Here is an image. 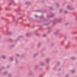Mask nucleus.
<instances>
[{"label":"nucleus","mask_w":77,"mask_h":77,"mask_svg":"<svg viewBox=\"0 0 77 77\" xmlns=\"http://www.w3.org/2000/svg\"><path fill=\"white\" fill-rule=\"evenodd\" d=\"M42 68H41V69H40V70H42Z\"/></svg>","instance_id":"c03bdc74"},{"label":"nucleus","mask_w":77,"mask_h":77,"mask_svg":"<svg viewBox=\"0 0 77 77\" xmlns=\"http://www.w3.org/2000/svg\"><path fill=\"white\" fill-rule=\"evenodd\" d=\"M26 5H29V4H30V2H26Z\"/></svg>","instance_id":"a211bd4d"},{"label":"nucleus","mask_w":77,"mask_h":77,"mask_svg":"<svg viewBox=\"0 0 77 77\" xmlns=\"http://www.w3.org/2000/svg\"><path fill=\"white\" fill-rule=\"evenodd\" d=\"M67 8L68 9H69L70 10H72V8H71V7H70L69 6H68L67 7Z\"/></svg>","instance_id":"1a4fd4ad"},{"label":"nucleus","mask_w":77,"mask_h":77,"mask_svg":"<svg viewBox=\"0 0 77 77\" xmlns=\"http://www.w3.org/2000/svg\"><path fill=\"white\" fill-rule=\"evenodd\" d=\"M43 37H45V36H46V35H43Z\"/></svg>","instance_id":"c85d7f7f"},{"label":"nucleus","mask_w":77,"mask_h":77,"mask_svg":"<svg viewBox=\"0 0 77 77\" xmlns=\"http://www.w3.org/2000/svg\"><path fill=\"white\" fill-rule=\"evenodd\" d=\"M7 73H8V72H6L5 73V74H7Z\"/></svg>","instance_id":"72a5a7b5"},{"label":"nucleus","mask_w":77,"mask_h":77,"mask_svg":"<svg viewBox=\"0 0 77 77\" xmlns=\"http://www.w3.org/2000/svg\"><path fill=\"white\" fill-rule=\"evenodd\" d=\"M22 57H23V56H22Z\"/></svg>","instance_id":"8fccbe9b"},{"label":"nucleus","mask_w":77,"mask_h":77,"mask_svg":"<svg viewBox=\"0 0 77 77\" xmlns=\"http://www.w3.org/2000/svg\"><path fill=\"white\" fill-rule=\"evenodd\" d=\"M31 74H32V73H30L29 74V75H31Z\"/></svg>","instance_id":"a18cd8bd"},{"label":"nucleus","mask_w":77,"mask_h":77,"mask_svg":"<svg viewBox=\"0 0 77 77\" xmlns=\"http://www.w3.org/2000/svg\"><path fill=\"white\" fill-rule=\"evenodd\" d=\"M29 20V21H32V20H33V19H32V18H30Z\"/></svg>","instance_id":"412c9836"},{"label":"nucleus","mask_w":77,"mask_h":77,"mask_svg":"<svg viewBox=\"0 0 77 77\" xmlns=\"http://www.w3.org/2000/svg\"><path fill=\"white\" fill-rule=\"evenodd\" d=\"M43 12H44V11H43Z\"/></svg>","instance_id":"603ef678"},{"label":"nucleus","mask_w":77,"mask_h":77,"mask_svg":"<svg viewBox=\"0 0 77 77\" xmlns=\"http://www.w3.org/2000/svg\"><path fill=\"white\" fill-rule=\"evenodd\" d=\"M10 67V66H7L8 68H9Z\"/></svg>","instance_id":"58836bf2"},{"label":"nucleus","mask_w":77,"mask_h":77,"mask_svg":"<svg viewBox=\"0 0 77 77\" xmlns=\"http://www.w3.org/2000/svg\"><path fill=\"white\" fill-rule=\"evenodd\" d=\"M11 75H8V76H9V77H11Z\"/></svg>","instance_id":"ea45409f"},{"label":"nucleus","mask_w":77,"mask_h":77,"mask_svg":"<svg viewBox=\"0 0 77 77\" xmlns=\"http://www.w3.org/2000/svg\"><path fill=\"white\" fill-rule=\"evenodd\" d=\"M71 72H72V73H74L75 72V70H72L71 71Z\"/></svg>","instance_id":"dca6fc26"},{"label":"nucleus","mask_w":77,"mask_h":77,"mask_svg":"<svg viewBox=\"0 0 77 77\" xmlns=\"http://www.w3.org/2000/svg\"><path fill=\"white\" fill-rule=\"evenodd\" d=\"M66 39V37H65L64 39V41H65Z\"/></svg>","instance_id":"79ce46f5"},{"label":"nucleus","mask_w":77,"mask_h":77,"mask_svg":"<svg viewBox=\"0 0 77 77\" xmlns=\"http://www.w3.org/2000/svg\"><path fill=\"white\" fill-rule=\"evenodd\" d=\"M68 75H67L65 76V77H68Z\"/></svg>","instance_id":"e433bc0d"},{"label":"nucleus","mask_w":77,"mask_h":77,"mask_svg":"<svg viewBox=\"0 0 77 77\" xmlns=\"http://www.w3.org/2000/svg\"><path fill=\"white\" fill-rule=\"evenodd\" d=\"M40 64L41 65H42V66H44V63H42V62L40 63Z\"/></svg>","instance_id":"f3484780"},{"label":"nucleus","mask_w":77,"mask_h":77,"mask_svg":"<svg viewBox=\"0 0 77 77\" xmlns=\"http://www.w3.org/2000/svg\"><path fill=\"white\" fill-rule=\"evenodd\" d=\"M5 69V68L4 67H2L1 68V69H0V71H2V69Z\"/></svg>","instance_id":"0eeeda50"},{"label":"nucleus","mask_w":77,"mask_h":77,"mask_svg":"<svg viewBox=\"0 0 77 77\" xmlns=\"http://www.w3.org/2000/svg\"><path fill=\"white\" fill-rule=\"evenodd\" d=\"M19 14H20V13H19Z\"/></svg>","instance_id":"3c124183"},{"label":"nucleus","mask_w":77,"mask_h":77,"mask_svg":"<svg viewBox=\"0 0 77 77\" xmlns=\"http://www.w3.org/2000/svg\"><path fill=\"white\" fill-rule=\"evenodd\" d=\"M62 9H60V13H61L62 12Z\"/></svg>","instance_id":"4be33fe9"},{"label":"nucleus","mask_w":77,"mask_h":77,"mask_svg":"<svg viewBox=\"0 0 77 77\" xmlns=\"http://www.w3.org/2000/svg\"><path fill=\"white\" fill-rule=\"evenodd\" d=\"M50 9H51V10H53V8H52V7H50Z\"/></svg>","instance_id":"c756f323"},{"label":"nucleus","mask_w":77,"mask_h":77,"mask_svg":"<svg viewBox=\"0 0 77 77\" xmlns=\"http://www.w3.org/2000/svg\"><path fill=\"white\" fill-rule=\"evenodd\" d=\"M48 28L49 29V32H50V31H51V30H50V29L48 27Z\"/></svg>","instance_id":"473e14b6"},{"label":"nucleus","mask_w":77,"mask_h":77,"mask_svg":"<svg viewBox=\"0 0 77 77\" xmlns=\"http://www.w3.org/2000/svg\"><path fill=\"white\" fill-rule=\"evenodd\" d=\"M2 58L3 59H5V58H6V57L5 56H2Z\"/></svg>","instance_id":"9b49d317"},{"label":"nucleus","mask_w":77,"mask_h":77,"mask_svg":"<svg viewBox=\"0 0 77 77\" xmlns=\"http://www.w3.org/2000/svg\"><path fill=\"white\" fill-rule=\"evenodd\" d=\"M72 59H76V57H72Z\"/></svg>","instance_id":"aec40b11"},{"label":"nucleus","mask_w":77,"mask_h":77,"mask_svg":"<svg viewBox=\"0 0 77 77\" xmlns=\"http://www.w3.org/2000/svg\"><path fill=\"white\" fill-rule=\"evenodd\" d=\"M50 60L49 58H46V61L48 63V62H50Z\"/></svg>","instance_id":"423d86ee"},{"label":"nucleus","mask_w":77,"mask_h":77,"mask_svg":"<svg viewBox=\"0 0 77 77\" xmlns=\"http://www.w3.org/2000/svg\"><path fill=\"white\" fill-rule=\"evenodd\" d=\"M58 70H59V71H60V69H59Z\"/></svg>","instance_id":"09e8293b"},{"label":"nucleus","mask_w":77,"mask_h":77,"mask_svg":"<svg viewBox=\"0 0 77 77\" xmlns=\"http://www.w3.org/2000/svg\"><path fill=\"white\" fill-rule=\"evenodd\" d=\"M16 56H18V57H20V56L18 54H17Z\"/></svg>","instance_id":"cd10ccee"},{"label":"nucleus","mask_w":77,"mask_h":77,"mask_svg":"<svg viewBox=\"0 0 77 77\" xmlns=\"http://www.w3.org/2000/svg\"><path fill=\"white\" fill-rule=\"evenodd\" d=\"M21 17H19L17 19V21H18L19 20H21Z\"/></svg>","instance_id":"6ab92c4d"},{"label":"nucleus","mask_w":77,"mask_h":77,"mask_svg":"<svg viewBox=\"0 0 77 77\" xmlns=\"http://www.w3.org/2000/svg\"><path fill=\"white\" fill-rule=\"evenodd\" d=\"M11 4H13V5H14V6H16V4L14 2V1H11Z\"/></svg>","instance_id":"39448f33"},{"label":"nucleus","mask_w":77,"mask_h":77,"mask_svg":"<svg viewBox=\"0 0 77 77\" xmlns=\"http://www.w3.org/2000/svg\"><path fill=\"white\" fill-rule=\"evenodd\" d=\"M58 65L60 64V62H59L58 63Z\"/></svg>","instance_id":"37998d69"},{"label":"nucleus","mask_w":77,"mask_h":77,"mask_svg":"<svg viewBox=\"0 0 77 77\" xmlns=\"http://www.w3.org/2000/svg\"><path fill=\"white\" fill-rule=\"evenodd\" d=\"M37 11L38 12H42V11L41 10H37Z\"/></svg>","instance_id":"2eb2a0df"},{"label":"nucleus","mask_w":77,"mask_h":77,"mask_svg":"<svg viewBox=\"0 0 77 77\" xmlns=\"http://www.w3.org/2000/svg\"><path fill=\"white\" fill-rule=\"evenodd\" d=\"M38 66H35V69H36V68H38Z\"/></svg>","instance_id":"393cba45"},{"label":"nucleus","mask_w":77,"mask_h":77,"mask_svg":"<svg viewBox=\"0 0 77 77\" xmlns=\"http://www.w3.org/2000/svg\"><path fill=\"white\" fill-rule=\"evenodd\" d=\"M35 17H36V18H38V16H37L36 15H35Z\"/></svg>","instance_id":"2f4dec72"},{"label":"nucleus","mask_w":77,"mask_h":77,"mask_svg":"<svg viewBox=\"0 0 77 77\" xmlns=\"http://www.w3.org/2000/svg\"><path fill=\"white\" fill-rule=\"evenodd\" d=\"M56 5L57 6V7H59V4H58V3H57Z\"/></svg>","instance_id":"b1692460"},{"label":"nucleus","mask_w":77,"mask_h":77,"mask_svg":"<svg viewBox=\"0 0 77 77\" xmlns=\"http://www.w3.org/2000/svg\"><path fill=\"white\" fill-rule=\"evenodd\" d=\"M18 63V60L17 59H16V62H15V63L16 64H17Z\"/></svg>","instance_id":"9d476101"},{"label":"nucleus","mask_w":77,"mask_h":77,"mask_svg":"<svg viewBox=\"0 0 77 77\" xmlns=\"http://www.w3.org/2000/svg\"><path fill=\"white\" fill-rule=\"evenodd\" d=\"M17 41L15 40V42H17Z\"/></svg>","instance_id":"de8ad7c7"},{"label":"nucleus","mask_w":77,"mask_h":77,"mask_svg":"<svg viewBox=\"0 0 77 77\" xmlns=\"http://www.w3.org/2000/svg\"><path fill=\"white\" fill-rule=\"evenodd\" d=\"M12 33V32H9L8 33V34H9V35H11Z\"/></svg>","instance_id":"5701e85b"},{"label":"nucleus","mask_w":77,"mask_h":77,"mask_svg":"<svg viewBox=\"0 0 77 77\" xmlns=\"http://www.w3.org/2000/svg\"><path fill=\"white\" fill-rule=\"evenodd\" d=\"M40 18L42 19L43 21H45L46 20L44 18V16L43 15H42L41 17H40Z\"/></svg>","instance_id":"20e7f679"},{"label":"nucleus","mask_w":77,"mask_h":77,"mask_svg":"<svg viewBox=\"0 0 77 77\" xmlns=\"http://www.w3.org/2000/svg\"><path fill=\"white\" fill-rule=\"evenodd\" d=\"M10 59L11 61H13V60H14V58L12 57H11Z\"/></svg>","instance_id":"f8f14e48"},{"label":"nucleus","mask_w":77,"mask_h":77,"mask_svg":"<svg viewBox=\"0 0 77 77\" xmlns=\"http://www.w3.org/2000/svg\"><path fill=\"white\" fill-rule=\"evenodd\" d=\"M28 26L29 27L30 26H29V25H28Z\"/></svg>","instance_id":"49530a36"},{"label":"nucleus","mask_w":77,"mask_h":77,"mask_svg":"<svg viewBox=\"0 0 77 77\" xmlns=\"http://www.w3.org/2000/svg\"><path fill=\"white\" fill-rule=\"evenodd\" d=\"M62 21V20L61 19H58L56 20L55 22L53 20H51L50 21L51 23H53V25H54L55 24H56L57 23H60Z\"/></svg>","instance_id":"f257e3e1"},{"label":"nucleus","mask_w":77,"mask_h":77,"mask_svg":"<svg viewBox=\"0 0 77 77\" xmlns=\"http://www.w3.org/2000/svg\"><path fill=\"white\" fill-rule=\"evenodd\" d=\"M9 41H12V40L11 39V38H10L9 39Z\"/></svg>","instance_id":"bb28decb"},{"label":"nucleus","mask_w":77,"mask_h":77,"mask_svg":"<svg viewBox=\"0 0 77 77\" xmlns=\"http://www.w3.org/2000/svg\"><path fill=\"white\" fill-rule=\"evenodd\" d=\"M65 14H67L68 13V11H66L64 12Z\"/></svg>","instance_id":"a878e982"},{"label":"nucleus","mask_w":77,"mask_h":77,"mask_svg":"<svg viewBox=\"0 0 77 77\" xmlns=\"http://www.w3.org/2000/svg\"><path fill=\"white\" fill-rule=\"evenodd\" d=\"M48 24H44V25H45V26H47L48 25Z\"/></svg>","instance_id":"c9c22d12"},{"label":"nucleus","mask_w":77,"mask_h":77,"mask_svg":"<svg viewBox=\"0 0 77 77\" xmlns=\"http://www.w3.org/2000/svg\"><path fill=\"white\" fill-rule=\"evenodd\" d=\"M54 45V43H52V44L51 45L52 46H53V45Z\"/></svg>","instance_id":"7c9ffc66"},{"label":"nucleus","mask_w":77,"mask_h":77,"mask_svg":"<svg viewBox=\"0 0 77 77\" xmlns=\"http://www.w3.org/2000/svg\"><path fill=\"white\" fill-rule=\"evenodd\" d=\"M15 11H16V10H15Z\"/></svg>","instance_id":"5fc2aeb1"},{"label":"nucleus","mask_w":77,"mask_h":77,"mask_svg":"<svg viewBox=\"0 0 77 77\" xmlns=\"http://www.w3.org/2000/svg\"><path fill=\"white\" fill-rule=\"evenodd\" d=\"M9 5H11V4H9Z\"/></svg>","instance_id":"864d4df0"},{"label":"nucleus","mask_w":77,"mask_h":77,"mask_svg":"<svg viewBox=\"0 0 77 77\" xmlns=\"http://www.w3.org/2000/svg\"><path fill=\"white\" fill-rule=\"evenodd\" d=\"M37 55L38 54H35L33 55V57H36V56H37Z\"/></svg>","instance_id":"4468645a"},{"label":"nucleus","mask_w":77,"mask_h":77,"mask_svg":"<svg viewBox=\"0 0 77 77\" xmlns=\"http://www.w3.org/2000/svg\"><path fill=\"white\" fill-rule=\"evenodd\" d=\"M54 16V14H52L51 16H49V15H48L47 16V17L48 18H50V17H53Z\"/></svg>","instance_id":"7ed1b4c3"},{"label":"nucleus","mask_w":77,"mask_h":77,"mask_svg":"<svg viewBox=\"0 0 77 77\" xmlns=\"http://www.w3.org/2000/svg\"><path fill=\"white\" fill-rule=\"evenodd\" d=\"M60 31V29H58L57 30L56 32H54L55 35H58V34H59V32Z\"/></svg>","instance_id":"f03ea898"},{"label":"nucleus","mask_w":77,"mask_h":77,"mask_svg":"<svg viewBox=\"0 0 77 77\" xmlns=\"http://www.w3.org/2000/svg\"><path fill=\"white\" fill-rule=\"evenodd\" d=\"M0 10H2V9H0Z\"/></svg>","instance_id":"6e6d98bb"},{"label":"nucleus","mask_w":77,"mask_h":77,"mask_svg":"<svg viewBox=\"0 0 77 77\" xmlns=\"http://www.w3.org/2000/svg\"><path fill=\"white\" fill-rule=\"evenodd\" d=\"M23 36H19L17 38V39H19L21 38H23Z\"/></svg>","instance_id":"6e6552de"},{"label":"nucleus","mask_w":77,"mask_h":77,"mask_svg":"<svg viewBox=\"0 0 77 77\" xmlns=\"http://www.w3.org/2000/svg\"><path fill=\"white\" fill-rule=\"evenodd\" d=\"M14 46V45H12L11 46V47H13Z\"/></svg>","instance_id":"4c0bfd02"},{"label":"nucleus","mask_w":77,"mask_h":77,"mask_svg":"<svg viewBox=\"0 0 77 77\" xmlns=\"http://www.w3.org/2000/svg\"><path fill=\"white\" fill-rule=\"evenodd\" d=\"M41 45V44L40 43H39L38 45V47H40Z\"/></svg>","instance_id":"ddd939ff"},{"label":"nucleus","mask_w":77,"mask_h":77,"mask_svg":"<svg viewBox=\"0 0 77 77\" xmlns=\"http://www.w3.org/2000/svg\"><path fill=\"white\" fill-rule=\"evenodd\" d=\"M29 35V33H27V34H26V35L27 36V35Z\"/></svg>","instance_id":"a19ab883"},{"label":"nucleus","mask_w":77,"mask_h":77,"mask_svg":"<svg viewBox=\"0 0 77 77\" xmlns=\"http://www.w3.org/2000/svg\"><path fill=\"white\" fill-rule=\"evenodd\" d=\"M69 24V23H66V25H68Z\"/></svg>","instance_id":"f704fd0d"}]
</instances>
